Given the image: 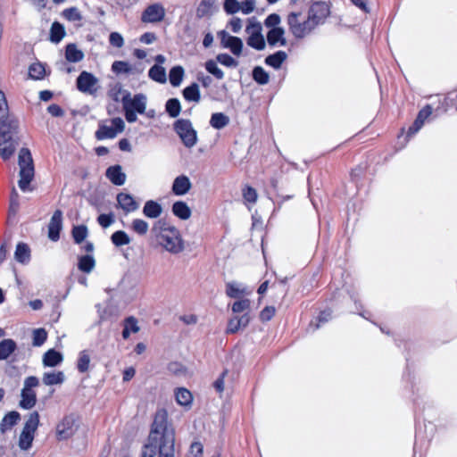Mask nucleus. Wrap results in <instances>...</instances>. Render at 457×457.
<instances>
[{
    "label": "nucleus",
    "mask_w": 457,
    "mask_h": 457,
    "mask_svg": "<svg viewBox=\"0 0 457 457\" xmlns=\"http://www.w3.org/2000/svg\"><path fill=\"white\" fill-rule=\"evenodd\" d=\"M175 434L168 426L166 410H158L154 415L148 444L145 445L141 457H174Z\"/></svg>",
    "instance_id": "obj_1"
},
{
    "label": "nucleus",
    "mask_w": 457,
    "mask_h": 457,
    "mask_svg": "<svg viewBox=\"0 0 457 457\" xmlns=\"http://www.w3.org/2000/svg\"><path fill=\"white\" fill-rule=\"evenodd\" d=\"M18 121L9 116L4 94L0 91V155L6 161L21 144Z\"/></svg>",
    "instance_id": "obj_2"
},
{
    "label": "nucleus",
    "mask_w": 457,
    "mask_h": 457,
    "mask_svg": "<svg viewBox=\"0 0 457 457\" xmlns=\"http://www.w3.org/2000/svg\"><path fill=\"white\" fill-rule=\"evenodd\" d=\"M159 244L169 253L178 254L184 249V242L180 232L174 226H168L165 221L159 220L153 228Z\"/></svg>",
    "instance_id": "obj_3"
},
{
    "label": "nucleus",
    "mask_w": 457,
    "mask_h": 457,
    "mask_svg": "<svg viewBox=\"0 0 457 457\" xmlns=\"http://www.w3.org/2000/svg\"><path fill=\"white\" fill-rule=\"evenodd\" d=\"M18 164L20 166V179L18 181L19 187L22 191H32L30 182L34 179V164L30 151L22 147L19 152Z\"/></svg>",
    "instance_id": "obj_4"
},
{
    "label": "nucleus",
    "mask_w": 457,
    "mask_h": 457,
    "mask_svg": "<svg viewBox=\"0 0 457 457\" xmlns=\"http://www.w3.org/2000/svg\"><path fill=\"white\" fill-rule=\"evenodd\" d=\"M121 102L125 118L129 123L137 120V112L143 114L145 112L146 96L144 94H137L131 97L130 93H127L123 96Z\"/></svg>",
    "instance_id": "obj_5"
},
{
    "label": "nucleus",
    "mask_w": 457,
    "mask_h": 457,
    "mask_svg": "<svg viewBox=\"0 0 457 457\" xmlns=\"http://www.w3.org/2000/svg\"><path fill=\"white\" fill-rule=\"evenodd\" d=\"M174 131L180 137L183 145L191 148L197 143V133L187 119H179L173 124Z\"/></svg>",
    "instance_id": "obj_6"
},
{
    "label": "nucleus",
    "mask_w": 457,
    "mask_h": 457,
    "mask_svg": "<svg viewBox=\"0 0 457 457\" xmlns=\"http://www.w3.org/2000/svg\"><path fill=\"white\" fill-rule=\"evenodd\" d=\"M301 12H290L287 15V24L290 32L296 39H302L310 34L316 27L313 22L307 17V20L301 22L299 17Z\"/></svg>",
    "instance_id": "obj_7"
},
{
    "label": "nucleus",
    "mask_w": 457,
    "mask_h": 457,
    "mask_svg": "<svg viewBox=\"0 0 457 457\" xmlns=\"http://www.w3.org/2000/svg\"><path fill=\"white\" fill-rule=\"evenodd\" d=\"M39 380L35 376H29L24 380V386L21 390L20 407L24 410H29L36 405L37 395L33 388L38 386Z\"/></svg>",
    "instance_id": "obj_8"
},
{
    "label": "nucleus",
    "mask_w": 457,
    "mask_h": 457,
    "mask_svg": "<svg viewBox=\"0 0 457 457\" xmlns=\"http://www.w3.org/2000/svg\"><path fill=\"white\" fill-rule=\"evenodd\" d=\"M246 33L249 34L247 38V45L255 50L262 51L265 48V39L262 34V26L260 22H250L246 29Z\"/></svg>",
    "instance_id": "obj_9"
},
{
    "label": "nucleus",
    "mask_w": 457,
    "mask_h": 457,
    "mask_svg": "<svg viewBox=\"0 0 457 457\" xmlns=\"http://www.w3.org/2000/svg\"><path fill=\"white\" fill-rule=\"evenodd\" d=\"M329 13V6L325 2H316L311 5L308 11V17L317 27L324 23Z\"/></svg>",
    "instance_id": "obj_10"
},
{
    "label": "nucleus",
    "mask_w": 457,
    "mask_h": 457,
    "mask_svg": "<svg viewBox=\"0 0 457 457\" xmlns=\"http://www.w3.org/2000/svg\"><path fill=\"white\" fill-rule=\"evenodd\" d=\"M165 8L160 3L148 5L141 14V21L145 23H157L165 17Z\"/></svg>",
    "instance_id": "obj_11"
},
{
    "label": "nucleus",
    "mask_w": 457,
    "mask_h": 457,
    "mask_svg": "<svg viewBox=\"0 0 457 457\" xmlns=\"http://www.w3.org/2000/svg\"><path fill=\"white\" fill-rule=\"evenodd\" d=\"M75 420L71 416H65L56 426V438L59 441L66 440L74 434Z\"/></svg>",
    "instance_id": "obj_12"
},
{
    "label": "nucleus",
    "mask_w": 457,
    "mask_h": 457,
    "mask_svg": "<svg viewBox=\"0 0 457 457\" xmlns=\"http://www.w3.org/2000/svg\"><path fill=\"white\" fill-rule=\"evenodd\" d=\"M62 228V212L56 210L47 226L48 237L52 241H57L60 237V232Z\"/></svg>",
    "instance_id": "obj_13"
},
{
    "label": "nucleus",
    "mask_w": 457,
    "mask_h": 457,
    "mask_svg": "<svg viewBox=\"0 0 457 457\" xmlns=\"http://www.w3.org/2000/svg\"><path fill=\"white\" fill-rule=\"evenodd\" d=\"M116 208L122 209L125 213L133 212L139 208V204L130 194L119 193L116 195Z\"/></svg>",
    "instance_id": "obj_14"
},
{
    "label": "nucleus",
    "mask_w": 457,
    "mask_h": 457,
    "mask_svg": "<svg viewBox=\"0 0 457 457\" xmlns=\"http://www.w3.org/2000/svg\"><path fill=\"white\" fill-rule=\"evenodd\" d=\"M346 294L348 298L353 301L355 304V310L361 311L362 309V305L360 303L358 299V292L354 286L348 285L345 283L340 289H337V291L333 295V300L337 302L338 297Z\"/></svg>",
    "instance_id": "obj_15"
},
{
    "label": "nucleus",
    "mask_w": 457,
    "mask_h": 457,
    "mask_svg": "<svg viewBox=\"0 0 457 457\" xmlns=\"http://www.w3.org/2000/svg\"><path fill=\"white\" fill-rule=\"evenodd\" d=\"M97 79L89 72L82 71L77 79L78 89L84 93L92 94Z\"/></svg>",
    "instance_id": "obj_16"
},
{
    "label": "nucleus",
    "mask_w": 457,
    "mask_h": 457,
    "mask_svg": "<svg viewBox=\"0 0 457 457\" xmlns=\"http://www.w3.org/2000/svg\"><path fill=\"white\" fill-rule=\"evenodd\" d=\"M192 187V183L189 178L186 175H179L173 180L172 193L175 195H184L189 192Z\"/></svg>",
    "instance_id": "obj_17"
},
{
    "label": "nucleus",
    "mask_w": 457,
    "mask_h": 457,
    "mask_svg": "<svg viewBox=\"0 0 457 457\" xmlns=\"http://www.w3.org/2000/svg\"><path fill=\"white\" fill-rule=\"evenodd\" d=\"M267 42L270 46H276L278 44L281 46L287 45V39L285 37V29L282 27H275L270 29L267 33Z\"/></svg>",
    "instance_id": "obj_18"
},
{
    "label": "nucleus",
    "mask_w": 457,
    "mask_h": 457,
    "mask_svg": "<svg viewBox=\"0 0 457 457\" xmlns=\"http://www.w3.org/2000/svg\"><path fill=\"white\" fill-rule=\"evenodd\" d=\"M172 213L180 220H186L191 217L192 212L187 203L177 201L172 204Z\"/></svg>",
    "instance_id": "obj_19"
},
{
    "label": "nucleus",
    "mask_w": 457,
    "mask_h": 457,
    "mask_svg": "<svg viewBox=\"0 0 457 457\" xmlns=\"http://www.w3.org/2000/svg\"><path fill=\"white\" fill-rule=\"evenodd\" d=\"M21 415L18 411H12L5 414L0 423V431L5 433L10 430L20 420Z\"/></svg>",
    "instance_id": "obj_20"
},
{
    "label": "nucleus",
    "mask_w": 457,
    "mask_h": 457,
    "mask_svg": "<svg viewBox=\"0 0 457 457\" xmlns=\"http://www.w3.org/2000/svg\"><path fill=\"white\" fill-rule=\"evenodd\" d=\"M138 283V278L133 273H126L119 283V287L124 293L134 290Z\"/></svg>",
    "instance_id": "obj_21"
},
{
    "label": "nucleus",
    "mask_w": 457,
    "mask_h": 457,
    "mask_svg": "<svg viewBox=\"0 0 457 457\" xmlns=\"http://www.w3.org/2000/svg\"><path fill=\"white\" fill-rule=\"evenodd\" d=\"M63 360L62 354L54 350L49 349L43 356V364L46 367H55L60 364Z\"/></svg>",
    "instance_id": "obj_22"
},
{
    "label": "nucleus",
    "mask_w": 457,
    "mask_h": 457,
    "mask_svg": "<svg viewBox=\"0 0 457 457\" xmlns=\"http://www.w3.org/2000/svg\"><path fill=\"white\" fill-rule=\"evenodd\" d=\"M287 53L279 50L272 54L268 55L265 58L264 62L266 65L278 70L281 67L282 63L287 60Z\"/></svg>",
    "instance_id": "obj_23"
},
{
    "label": "nucleus",
    "mask_w": 457,
    "mask_h": 457,
    "mask_svg": "<svg viewBox=\"0 0 457 457\" xmlns=\"http://www.w3.org/2000/svg\"><path fill=\"white\" fill-rule=\"evenodd\" d=\"M139 329L137 319L129 316L123 320L122 337L128 339L131 333H137Z\"/></svg>",
    "instance_id": "obj_24"
},
{
    "label": "nucleus",
    "mask_w": 457,
    "mask_h": 457,
    "mask_svg": "<svg viewBox=\"0 0 457 457\" xmlns=\"http://www.w3.org/2000/svg\"><path fill=\"white\" fill-rule=\"evenodd\" d=\"M17 344L13 339L7 338L0 342V361L8 359L15 352Z\"/></svg>",
    "instance_id": "obj_25"
},
{
    "label": "nucleus",
    "mask_w": 457,
    "mask_h": 457,
    "mask_svg": "<svg viewBox=\"0 0 457 457\" xmlns=\"http://www.w3.org/2000/svg\"><path fill=\"white\" fill-rule=\"evenodd\" d=\"M162 208L160 204L154 200H148L145 202L143 208V213L147 218L155 219L162 214Z\"/></svg>",
    "instance_id": "obj_26"
},
{
    "label": "nucleus",
    "mask_w": 457,
    "mask_h": 457,
    "mask_svg": "<svg viewBox=\"0 0 457 457\" xmlns=\"http://www.w3.org/2000/svg\"><path fill=\"white\" fill-rule=\"evenodd\" d=\"M109 121H110V125H105V124L99 125V129L96 132V137L98 140L114 137V118L111 119Z\"/></svg>",
    "instance_id": "obj_27"
},
{
    "label": "nucleus",
    "mask_w": 457,
    "mask_h": 457,
    "mask_svg": "<svg viewBox=\"0 0 457 457\" xmlns=\"http://www.w3.org/2000/svg\"><path fill=\"white\" fill-rule=\"evenodd\" d=\"M175 398L178 404L181 406H191L193 396L191 392L185 388V387H179L175 392Z\"/></svg>",
    "instance_id": "obj_28"
},
{
    "label": "nucleus",
    "mask_w": 457,
    "mask_h": 457,
    "mask_svg": "<svg viewBox=\"0 0 457 457\" xmlns=\"http://www.w3.org/2000/svg\"><path fill=\"white\" fill-rule=\"evenodd\" d=\"M229 117L223 112H214L210 119V125L215 129H221L229 124Z\"/></svg>",
    "instance_id": "obj_29"
},
{
    "label": "nucleus",
    "mask_w": 457,
    "mask_h": 457,
    "mask_svg": "<svg viewBox=\"0 0 457 457\" xmlns=\"http://www.w3.org/2000/svg\"><path fill=\"white\" fill-rule=\"evenodd\" d=\"M184 98L188 102L199 103L201 100L199 87L196 83H192L182 91Z\"/></svg>",
    "instance_id": "obj_30"
},
{
    "label": "nucleus",
    "mask_w": 457,
    "mask_h": 457,
    "mask_svg": "<svg viewBox=\"0 0 457 457\" xmlns=\"http://www.w3.org/2000/svg\"><path fill=\"white\" fill-rule=\"evenodd\" d=\"M148 76L154 81L165 83L167 81L165 69L162 65L154 64L148 71Z\"/></svg>",
    "instance_id": "obj_31"
},
{
    "label": "nucleus",
    "mask_w": 457,
    "mask_h": 457,
    "mask_svg": "<svg viewBox=\"0 0 457 457\" xmlns=\"http://www.w3.org/2000/svg\"><path fill=\"white\" fill-rule=\"evenodd\" d=\"M42 380L46 386L62 384L64 381V374L62 371L46 372L43 375Z\"/></svg>",
    "instance_id": "obj_32"
},
{
    "label": "nucleus",
    "mask_w": 457,
    "mask_h": 457,
    "mask_svg": "<svg viewBox=\"0 0 457 457\" xmlns=\"http://www.w3.org/2000/svg\"><path fill=\"white\" fill-rule=\"evenodd\" d=\"M39 425V414L37 411H32L26 420L22 431L29 432L35 435V432Z\"/></svg>",
    "instance_id": "obj_33"
},
{
    "label": "nucleus",
    "mask_w": 457,
    "mask_h": 457,
    "mask_svg": "<svg viewBox=\"0 0 457 457\" xmlns=\"http://www.w3.org/2000/svg\"><path fill=\"white\" fill-rule=\"evenodd\" d=\"M65 57L67 61L77 62L83 59L84 54L79 50L74 44H69L66 46Z\"/></svg>",
    "instance_id": "obj_34"
},
{
    "label": "nucleus",
    "mask_w": 457,
    "mask_h": 457,
    "mask_svg": "<svg viewBox=\"0 0 457 457\" xmlns=\"http://www.w3.org/2000/svg\"><path fill=\"white\" fill-rule=\"evenodd\" d=\"M252 76L253 80L259 85H266L270 81L269 73L262 66L254 67L252 71Z\"/></svg>",
    "instance_id": "obj_35"
},
{
    "label": "nucleus",
    "mask_w": 457,
    "mask_h": 457,
    "mask_svg": "<svg viewBox=\"0 0 457 457\" xmlns=\"http://www.w3.org/2000/svg\"><path fill=\"white\" fill-rule=\"evenodd\" d=\"M184 77V69L182 66H174L170 70L169 79L170 83L173 87H179L182 82Z\"/></svg>",
    "instance_id": "obj_36"
},
{
    "label": "nucleus",
    "mask_w": 457,
    "mask_h": 457,
    "mask_svg": "<svg viewBox=\"0 0 457 457\" xmlns=\"http://www.w3.org/2000/svg\"><path fill=\"white\" fill-rule=\"evenodd\" d=\"M165 110L170 117H178L181 112L179 100L178 98H170L165 104Z\"/></svg>",
    "instance_id": "obj_37"
},
{
    "label": "nucleus",
    "mask_w": 457,
    "mask_h": 457,
    "mask_svg": "<svg viewBox=\"0 0 457 457\" xmlns=\"http://www.w3.org/2000/svg\"><path fill=\"white\" fill-rule=\"evenodd\" d=\"M214 5V0H201L200 4L196 8V16L198 18H204L212 14V10Z\"/></svg>",
    "instance_id": "obj_38"
},
{
    "label": "nucleus",
    "mask_w": 457,
    "mask_h": 457,
    "mask_svg": "<svg viewBox=\"0 0 457 457\" xmlns=\"http://www.w3.org/2000/svg\"><path fill=\"white\" fill-rule=\"evenodd\" d=\"M332 317V311L328 309L323 312H320L319 316L314 320H312L310 323V328L312 329V331H315L318 329L321 324L328 322Z\"/></svg>",
    "instance_id": "obj_39"
},
{
    "label": "nucleus",
    "mask_w": 457,
    "mask_h": 457,
    "mask_svg": "<svg viewBox=\"0 0 457 457\" xmlns=\"http://www.w3.org/2000/svg\"><path fill=\"white\" fill-rule=\"evenodd\" d=\"M90 364V355L87 350L79 353L77 361V369L80 373H85L88 370Z\"/></svg>",
    "instance_id": "obj_40"
},
{
    "label": "nucleus",
    "mask_w": 457,
    "mask_h": 457,
    "mask_svg": "<svg viewBox=\"0 0 457 457\" xmlns=\"http://www.w3.org/2000/svg\"><path fill=\"white\" fill-rule=\"evenodd\" d=\"M65 35L64 28L62 24L55 21L52 24L50 29V40L54 43L60 42Z\"/></svg>",
    "instance_id": "obj_41"
},
{
    "label": "nucleus",
    "mask_w": 457,
    "mask_h": 457,
    "mask_svg": "<svg viewBox=\"0 0 457 457\" xmlns=\"http://www.w3.org/2000/svg\"><path fill=\"white\" fill-rule=\"evenodd\" d=\"M72 237L77 244L82 243L87 236V228L85 225L75 226L71 231Z\"/></svg>",
    "instance_id": "obj_42"
},
{
    "label": "nucleus",
    "mask_w": 457,
    "mask_h": 457,
    "mask_svg": "<svg viewBox=\"0 0 457 457\" xmlns=\"http://www.w3.org/2000/svg\"><path fill=\"white\" fill-rule=\"evenodd\" d=\"M33 440H34L33 434H29V432H27V431H21L20 437H19V447L21 450L26 451L31 447Z\"/></svg>",
    "instance_id": "obj_43"
},
{
    "label": "nucleus",
    "mask_w": 457,
    "mask_h": 457,
    "mask_svg": "<svg viewBox=\"0 0 457 457\" xmlns=\"http://www.w3.org/2000/svg\"><path fill=\"white\" fill-rule=\"evenodd\" d=\"M47 339V332L45 328H40L33 331L32 344L34 346L42 345Z\"/></svg>",
    "instance_id": "obj_44"
},
{
    "label": "nucleus",
    "mask_w": 457,
    "mask_h": 457,
    "mask_svg": "<svg viewBox=\"0 0 457 457\" xmlns=\"http://www.w3.org/2000/svg\"><path fill=\"white\" fill-rule=\"evenodd\" d=\"M205 69L217 79H222L224 77V72L218 67L216 62L213 60H209L205 62Z\"/></svg>",
    "instance_id": "obj_45"
},
{
    "label": "nucleus",
    "mask_w": 457,
    "mask_h": 457,
    "mask_svg": "<svg viewBox=\"0 0 457 457\" xmlns=\"http://www.w3.org/2000/svg\"><path fill=\"white\" fill-rule=\"evenodd\" d=\"M45 68L41 63H33L29 66V75L34 79H40L44 77Z\"/></svg>",
    "instance_id": "obj_46"
},
{
    "label": "nucleus",
    "mask_w": 457,
    "mask_h": 457,
    "mask_svg": "<svg viewBox=\"0 0 457 457\" xmlns=\"http://www.w3.org/2000/svg\"><path fill=\"white\" fill-rule=\"evenodd\" d=\"M95 265V259H79L78 270L83 273H89Z\"/></svg>",
    "instance_id": "obj_47"
},
{
    "label": "nucleus",
    "mask_w": 457,
    "mask_h": 457,
    "mask_svg": "<svg viewBox=\"0 0 457 457\" xmlns=\"http://www.w3.org/2000/svg\"><path fill=\"white\" fill-rule=\"evenodd\" d=\"M230 42L228 45V48L230 49L233 54L239 56L243 50V41L240 37H236L235 38L229 39Z\"/></svg>",
    "instance_id": "obj_48"
},
{
    "label": "nucleus",
    "mask_w": 457,
    "mask_h": 457,
    "mask_svg": "<svg viewBox=\"0 0 457 457\" xmlns=\"http://www.w3.org/2000/svg\"><path fill=\"white\" fill-rule=\"evenodd\" d=\"M136 68L130 65L127 62L116 61V74L118 73H126V74H134L136 73Z\"/></svg>",
    "instance_id": "obj_49"
},
{
    "label": "nucleus",
    "mask_w": 457,
    "mask_h": 457,
    "mask_svg": "<svg viewBox=\"0 0 457 457\" xmlns=\"http://www.w3.org/2000/svg\"><path fill=\"white\" fill-rule=\"evenodd\" d=\"M216 59L217 62L227 67H237L238 65V62L228 54H219Z\"/></svg>",
    "instance_id": "obj_50"
},
{
    "label": "nucleus",
    "mask_w": 457,
    "mask_h": 457,
    "mask_svg": "<svg viewBox=\"0 0 457 457\" xmlns=\"http://www.w3.org/2000/svg\"><path fill=\"white\" fill-rule=\"evenodd\" d=\"M250 305H251V302H250L249 299H246V298L236 301L232 304V312L234 313L243 312H245L246 310H249L250 309Z\"/></svg>",
    "instance_id": "obj_51"
},
{
    "label": "nucleus",
    "mask_w": 457,
    "mask_h": 457,
    "mask_svg": "<svg viewBox=\"0 0 457 457\" xmlns=\"http://www.w3.org/2000/svg\"><path fill=\"white\" fill-rule=\"evenodd\" d=\"M132 229L139 235H145L148 230V223L144 220L136 219L132 222Z\"/></svg>",
    "instance_id": "obj_52"
},
{
    "label": "nucleus",
    "mask_w": 457,
    "mask_h": 457,
    "mask_svg": "<svg viewBox=\"0 0 457 457\" xmlns=\"http://www.w3.org/2000/svg\"><path fill=\"white\" fill-rule=\"evenodd\" d=\"M226 294L230 298H238L244 294V290L240 289L236 283H228Z\"/></svg>",
    "instance_id": "obj_53"
},
{
    "label": "nucleus",
    "mask_w": 457,
    "mask_h": 457,
    "mask_svg": "<svg viewBox=\"0 0 457 457\" xmlns=\"http://www.w3.org/2000/svg\"><path fill=\"white\" fill-rule=\"evenodd\" d=\"M62 15L64 18L71 21H80L82 19L80 12L76 7H71L68 9H65L62 12Z\"/></svg>",
    "instance_id": "obj_54"
},
{
    "label": "nucleus",
    "mask_w": 457,
    "mask_h": 457,
    "mask_svg": "<svg viewBox=\"0 0 457 457\" xmlns=\"http://www.w3.org/2000/svg\"><path fill=\"white\" fill-rule=\"evenodd\" d=\"M243 197L246 202L254 204L257 201V192L253 187L246 186L243 189Z\"/></svg>",
    "instance_id": "obj_55"
},
{
    "label": "nucleus",
    "mask_w": 457,
    "mask_h": 457,
    "mask_svg": "<svg viewBox=\"0 0 457 457\" xmlns=\"http://www.w3.org/2000/svg\"><path fill=\"white\" fill-rule=\"evenodd\" d=\"M99 212L100 214L97 218V221L100 224V226H102L103 228H108L109 226H111L113 221L112 213L102 212L101 209H99Z\"/></svg>",
    "instance_id": "obj_56"
},
{
    "label": "nucleus",
    "mask_w": 457,
    "mask_h": 457,
    "mask_svg": "<svg viewBox=\"0 0 457 457\" xmlns=\"http://www.w3.org/2000/svg\"><path fill=\"white\" fill-rule=\"evenodd\" d=\"M223 7L228 14H234L240 10V4L237 0H225Z\"/></svg>",
    "instance_id": "obj_57"
},
{
    "label": "nucleus",
    "mask_w": 457,
    "mask_h": 457,
    "mask_svg": "<svg viewBox=\"0 0 457 457\" xmlns=\"http://www.w3.org/2000/svg\"><path fill=\"white\" fill-rule=\"evenodd\" d=\"M30 255V249L26 243L20 242L16 245L14 257H29Z\"/></svg>",
    "instance_id": "obj_58"
},
{
    "label": "nucleus",
    "mask_w": 457,
    "mask_h": 457,
    "mask_svg": "<svg viewBox=\"0 0 457 457\" xmlns=\"http://www.w3.org/2000/svg\"><path fill=\"white\" fill-rule=\"evenodd\" d=\"M281 19L280 16L277 13H271L270 14L264 21V25L267 28L273 29L275 27H278V25L280 23Z\"/></svg>",
    "instance_id": "obj_59"
},
{
    "label": "nucleus",
    "mask_w": 457,
    "mask_h": 457,
    "mask_svg": "<svg viewBox=\"0 0 457 457\" xmlns=\"http://www.w3.org/2000/svg\"><path fill=\"white\" fill-rule=\"evenodd\" d=\"M276 310L273 306H266L262 310L260 313V319L262 321H269L275 315Z\"/></svg>",
    "instance_id": "obj_60"
},
{
    "label": "nucleus",
    "mask_w": 457,
    "mask_h": 457,
    "mask_svg": "<svg viewBox=\"0 0 457 457\" xmlns=\"http://www.w3.org/2000/svg\"><path fill=\"white\" fill-rule=\"evenodd\" d=\"M237 316H235L228 320L227 329H226L227 334H235L241 328L240 325L237 324Z\"/></svg>",
    "instance_id": "obj_61"
},
{
    "label": "nucleus",
    "mask_w": 457,
    "mask_h": 457,
    "mask_svg": "<svg viewBox=\"0 0 457 457\" xmlns=\"http://www.w3.org/2000/svg\"><path fill=\"white\" fill-rule=\"evenodd\" d=\"M255 0H244L240 4V10L245 14L251 13L255 7Z\"/></svg>",
    "instance_id": "obj_62"
},
{
    "label": "nucleus",
    "mask_w": 457,
    "mask_h": 457,
    "mask_svg": "<svg viewBox=\"0 0 457 457\" xmlns=\"http://www.w3.org/2000/svg\"><path fill=\"white\" fill-rule=\"evenodd\" d=\"M130 241L129 237L122 230L116 231V246L127 245Z\"/></svg>",
    "instance_id": "obj_63"
},
{
    "label": "nucleus",
    "mask_w": 457,
    "mask_h": 457,
    "mask_svg": "<svg viewBox=\"0 0 457 457\" xmlns=\"http://www.w3.org/2000/svg\"><path fill=\"white\" fill-rule=\"evenodd\" d=\"M423 124H424V121H422L420 119H419L417 117L415 119L414 122L412 123V125L409 128L407 136L411 137V136L416 134L421 129Z\"/></svg>",
    "instance_id": "obj_64"
}]
</instances>
